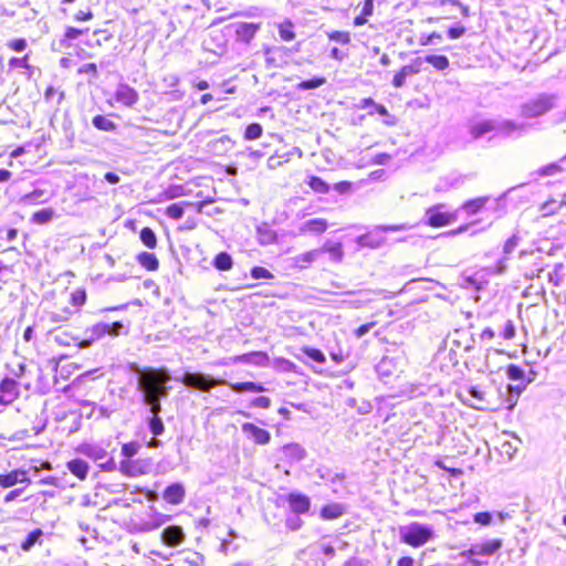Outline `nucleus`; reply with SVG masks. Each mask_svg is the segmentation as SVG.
I'll list each match as a JSON object with an SVG mask.
<instances>
[{"label": "nucleus", "mask_w": 566, "mask_h": 566, "mask_svg": "<svg viewBox=\"0 0 566 566\" xmlns=\"http://www.w3.org/2000/svg\"><path fill=\"white\" fill-rule=\"evenodd\" d=\"M137 377V390L142 394L143 403L148 410H156L161 407V399L169 395L170 387L167 386L171 379L167 368H135Z\"/></svg>", "instance_id": "nucleus-1"}, {"label": "nucleus", "mask_w": 566, "mask_h": 566, "mask_svg": "<svg viewBox=\"0 0 566 566\" xmlns=\"http://www.w3.org/2000/svg\"><path fill=\"white\" fill-rule=\"evenodd\" d=\"M176 380L180 381L188 388L197 389L203 392H209L211 388H213L217 385H227L237 394L265 391L263 385L258 382L242 381L231 384L222 379H217L203 373L185 371L180 377H176Z\"/></svg>", "instance_id": "nucleus-2"}, {"label": "nucleus", "mask_w": 566, "mask_h": 566, "mask_svg": "<svg viewBox=\"0 0 566 566\" xmlns=\"http://www.w3.org/2000/svg\"><path fill=\"white\" fill-rule=\"evenodd\" d=\"M120 334H128V327H126L122 322H98L84 331V336L80 338L77 347L85 349L91 347L95 342L105 335L115 337Z\"/></svg>", "instance_id": "nucleus-3"}, {"label": "nucleus", "mask_w": 566, "mask_h": 566, "mask_svg": "<svg viewBox=\"0 0 566 566\" xmlns=\"http://www.w3.org/2000/svg\"><path fill=\"white\" fill-rule=\"evenodd\" d=\"M399 535L402 543L412 547H420L434 537V531L431 525L412 522L401 526Z\"/></svg>", "instance_id": "nucleus-4"}, {"label": "nucleus", "mask_w": 566, "mask_h": 566, "mask_svg": "<svg viewBox=\"0 0 566 566\" xmlns=\"http://www.w3.org/2000/svg\"><path fill=\"white\" fill-rule=\"evenodd\" d=\"M558 101V95L543 93L521 105V116L524 118H537L553 109Z\"/></svg>", "instance_id": "nucleus-5"}, {"label": "nucleus", "mask_w": 566, "mask_h": 566, "mask_svg": "<svg viewBox=\"0 0 566 566\" xmlns=\"http://www.w3.org/2000/svg\"><path fill=\"white\" fill-rule=\"evenodd\" d=\"M78 451L91 460L98 462V467L102 471L113 472L117 470L115 460L108 457L106 449L99 444L85 443L78 448Z\"/></svg>", "instance_id": "nucleus-6"}, {"label": "nucleus", "mask_w": 566, "mask_h": 566, "mask_svg": "<svg viewBox=\"0 0 566 566\" xmlns=\"http://www.w3.org/2000/svg\"><path fill=\"white\" fill-rule=\"evenodd\" d=\"M406 229L403 224L377 226L373 230L356 238V243L360 248L377 249L385 242V232H396Z\"/></svg>", "instance_id": "nucleus-7"}, {"label": "nucleus", "mask_w": 566, "mask_h": 566, "mask_svg": "<svg viewBox=\"0 0 566 566\" xmlns=\"http://www.w3.org/2000/svg\"><path fill=\"white\" fill-rule=\"evenodd\" d=\"M503 195L500 198H496L491 201L490 197H479L472 200L465 201L461 209L469 216L476 214L483 209L486 210H493V211H500V214L504 211V203H503Z\"/></svg>", "instance_id": "nucleus-8"}, {"label": "nucleus", "mask_w": 566, "mask_h": 566, "mask_svg": "<svg viewBox=\"0 0 566 566\" xmlns=\"http://www.w3.org/2000/svg\"><path fill=\"white\" fill-rule=\"evenodd\" d=\"M444 205H436L426 210V223L433 228L444 227L455 221V214L444 211Z\"/></svg>", "instance_id": "nucleus-9"}, {"label": "nucleus", "mask_w": 566, "mask_h": 566, "mask_svg": "<svg viewBox=\"0 0 566 566\" xmlns=\"http://www.w3.org/2000/svg\"><path fill=\"white\" fill-rule=\"evenodd\" d=\"M230 364H247L258 367H265L269 364V356L264 352H251L223 359L219 363L221 366H227Z\"/></svg>", "instance_id": "nucleus-10"}, {"label": "nucleus", "mask_w": 566, "mask_h": 566, "mask_svg": "<svg viewBox=\"0 0 566 566\" xmlns=\"http://www.w3.org/2000/svg\"><path fill=\"white\" fill-rule=\"evenodd\" d=\"M502 539H489L482 543L472 544L467 554L472 563L480 564L476 557L491 556L502 547Z\"/></svg>", "instance_id": "nucleus-11"}, {"label": "nucleus", "mask_w": 566, "mask_h": 566, "mask_svg": "<svg viewBox=\"0 0 566 566\" xmlns=\"http://www.w3.org/2000/svg\"><path fill=\"white\" fill-rule=\"evenodd\" d=\"M494 137H512L514 135L521 136L526 132L527 125L511 119H494Z\"/></svg>", "instance_id": "nucleus-12"}, {"label": "nucleus", "mask_w": 566, "mask_h": 566, "mask_svg": "<svg viewBox=\"0 0 566 566\" xmlns=\"http://www.w3.org/2000/svg\"><path fill=\"white\" fill-rule=\"evenodd\" d=\"M235 41L245 45L250 44L261 29V23L235 22L233 25Z\"/></svg>", "instance_id": "nucleus-13"}, {"label": "nucleus", "mask_w": 566, "mask_h": 566, "mask_svg": "<svg viewBox=\"0 0 566 566\" xmlns=\"http://www.w3.org/2000/svg\"><path fill=\"white\" fill-rule=\"evenodd\" d=\"M358 108L367 109L370 108L368 112L369 115H374L375 113L379 114L384 117V124L387 126H395L397 123V119L394 115L389 114L388 109L381 105L377 104L371 97L363 98L359 104Z\"/></svg>", "instance_id": "nucleus-14"}, {"label": "nucleus", "mask_w": 566, "mask_h": 566, "mask_svg": "<svg viewBox=\"0 0 566 566\" xmlns=\"http://www.w3.org/2000/svg\"><path fill=\"white\" fill-rule=\"evenodd\" d=\"M19 384L10 377H6L0 382V405L7 406L19 397Z\"/></svg>", "instance_id": "nucleus-15"}, {"label": "nucleus", "mask_w": 566, "mask_h": 566, "mask_svg": "<svg viewBox=\"0 0 566 566\" xmlns=\"http://www.w3.org/2000/svg\"><path fill=\"white\" fill-rule=\"evenodd\" d=\"M242 432L247 436L248 439L252 440L254 443L260 446H265L271 440V433L262 429L254 423L244 422L241 426Z\"/></svg>", "instance_id": "nucleus-16"}, {"label": "nucleus", "mask_w": 566, "mask_h": 566, "mask_svg": "<svg viewBox=\"0 0 566 566\" xmlns=\"http://www.w3.org/2000/svg\"><path fill=\"white\" fill-rule=\"evenodd\" d=\"M115 99L125 106L132 107L138 102L139 95L137 91L128 84L120 83L116 87Z\"/></svg>", "instance_id": "nucleus-17"}, {"label": "nucleus", "mask_w": 566, "mask_h": 566, "mask_svg": "<svg viewBox=\"0 0 566 566\" xmlns=\"http://www.w3.org/2000/svg\"><path fill=\"white\" fill-rule=\"evenodd\" d=\"M118 470L126 476H139L147 473V465L143 460L124 459Z\"/></svg>", "instance_id": "nucleus-18"}, {"label": "nucleus", "mask_w": 566, "mask_h": 566, "mask_svg": "<svg viewBox=\"0 0 566 566\" xmlns=\"http://www.w3.org/2000/svg\"><path fill=\"white\" fill-rule=\"evenodd\" d=\"M286 501L295 514H305L310 511L311 500L305 494L292 492L286 495Z\"/></svg>", "instance_id": "nucleus-19"}, {"label": "nucleus", "mask_w": 566, "mask_h": 566, "mask_svg": "<svg viewBox=\"0 0 566 566\" xmlns=\"http://www.w3.org/2000/svg\"><path fill=\"white\" fill-rule=\"evenodd\" d=\"M494 125H495L494 119H482V120L472 122L469 125V134H470L471 138L474 140L480 139L488 134L494 135V133H495Z\"/></svg>", "instance_id": "nucleus-20"}, {"label": "nucleus", "mask_w": 566, "mask_h": 566, "mask_svg": "<svg viewBox=\"0 0 566 566\" xmlns=\"http://www.w3.org/2000/svg\"><path fill=\"white\" fill-rule=\"evenodd\" d=\"M186 496V490L180 482H175L169 484L164 493L163 499L172 505H178L184 502Z\"/></svg>", "instance_id": "nucleus-21"}, {"label": "nucleus", "mask_w": 566, "mask_h": 566, "mask_svg": "<svg viewBox=\"0 0 566 566\" xmlns=\"http://www.w3.org/2000/svg\"><path fill=\"white\" fill-rule=\"evenodd\" d=\"M18 483H30V479L25 470L15 469L6 474H0L1 488H11Z\"/></svg>", "instance_id": "nucleus-22"}, {"label": "nucleus", "mask_w": 566, "mask_h": 566, "mask_svg": "<svg viewBox=\"0 0 566 566\" xmlns=\"http://www.w3.org/2000/svg\"><path fill=\"white\" fill-rule=\"evenodd\" d=\"M378 377L387 381L398 369V364L394 357L384 356L375 366Z\"/></svg>", "instance_id": "nucleus-23"}, {"label": "nucleus", "mask_w": 566, "mask_h": 566, "mask_svg": "<svg viewBox=\"0 0 566 566\" xmlns=\"http://www.w3.org/2000/svg\"><path fill=\"white\" fill-rule=\"evenodd\" d=\"M53 192L48 189L35 188L31 192L23 195L20 202L23 205H41L50 201Z\"/></svg>", "instance_id": "nucleus-24"}, {"label": "nucleus", "mask_w": 566, "mask_h": 566, "mask_svg": "<svg viewBox=\"0 0 566 566\" xmlns=\"http://www.w3.org/2000/svg\"><path fill=\"white\" fill-rule=\"evenodd\" d=\"M161 410V407L156 410H148L150 415L145 419L149 432L155 437L161 436L166 430L164 421L159 416Z\"/></svg>", "instance_id": "nucleus-25"}, {"label": "nucleus", "mask_w": 566, "mask_h": 566, "mask_svg": "<svg viewBox=\"0 0 566 566\" xmlns=\"http://www.w3.org/2000/svg\"><path fill=\"white\" fill-rule=\"evenodd\" d=\"M467 391L473 401L465 399V403L478 410H485L488 408L485 392L482 389H480L478 386H470Z\"/></svg>", "instance_id": "nucleus-26"}, {"label": "nucleus", "mask_w": 566, "mask_h": 566, "mask_svg": "<svg viewBox=\"0 0 566 566\" xmlns=\"http://www.w3.org/2000/svg\"><path fill=\"white\" fill-rule=\"evenodd\" d=\"M284 458L290 463L300 462L306 457L305 449L298 443H287L282 448Z\"/></svg>", "instance_id": "nucleus-27"}, {"label": "nucleus", "mask_w": 566, "mask_h": 566, "mask_svg": "<svg viewBox=\"0 0 566 566\" xmlns=\"http://www.w3.org/2000/svg\"><path fill=\"white\" fill-rule=\"evenodd\" d=\"M328 224L327 221L323 218H315L305 221L302 223L298 228V232L302 233H314V234H321L326 231Z\"/></svg>", "instance_id": "nucleus-28"}, {"label": "nucleus", "mask_w": 566, "mask_h": 566, "mask_svg": "<svg viewBox=\"0 0 566 566\" xmlns=\"http://www.w3.org/2000/svg\"><path fill=\"white\" fill-rule=\"evenodd\" d=\"M163 541L169 546L179 545L184 541V532L180 526H168L163 531Z\"/></svg>", "instance_id": "nucleus-29"}, {"label": "nucleus", "mask_w": 566, "mask_h": 566, "mask_svg": "<svg viewBox=\"0 0 566 566\" xmlns=\"http://www.w3.org/2000/svg\"><path fill=\"white\" fill-rule=\"evenodd\" d=\"M256 237L261 245H270L277 240L276 232L268 223H262L256 228Z\"/></svg>", "instance_id": "nucleus-30"}, {"label": "nucleus", "mask_w": 566, "mask_h": 566, "mask_svg": "<svg viewBox=\"0 0 566 566\" xmlns=\"http://www.w3.org/2000/svg\"><path fill=\"white\" fill-rule=\"evenodd\" d=\"M66 467L69 471L80 480L86 479L90 465L83 459H73L66 463Z\"/></svg>", "instance_id": "nucleus-31"}, {"label": "nucleus", "mask_w": 566, "mask_h": 566, "mask_svg": "<svg viewBox=\"0 0 566 566\" xmlns=\"http://www.w3.org/2000/svg\"><path fill=\"white\" fill-rule=\"evenodd\" d=\"M345 513V507L340 503L326 504L321 509V517L323 520H335Z\"/></svg>", "instance_id": "nucleus-32"}, {"label": "nucleus", "mask_w": 566, "mask_h": 566, "mask_svg": "<svg viewBox=\"0 0 566 566\" xmlns=\"http://www.w3.org/2000/svg\"><path fill=\"white\" fill-rule=\"evenodd\" d=\"M137 262L148 271H156L159 266L157 256L151 252H140L136 256Z\"/></svg>", "instance_id": "nucleus-33"}, {"label": "nucleus", "mask_w": 566, "mask_h": 566, "mask_svg": "<svg viewBox=\"0 0 566 566\" xmlns=\"http://www.w3.org/2000/svg\"><path fill=\"white\" fill-rule=\"evenodd\" d=\"M419 70L415 67L413 65H405L400 69L399 72H397L392 78V85L395 87H401L406 83L407 76L417 74Z\"/></svg>", "instance_id": "nucleus-34"}, {"label": "nucleus", "mask_w": 566, "mask_h": 566, "mask_svg": "<svg viewBox=\"0 0 566 566\" xmlns=\"http://www.w3.org/2000/svg\"><path fill=\"white\" fill-rule=\"evenodd\" d=\"M54 216L55 211L53 208H44L35 211L31 217V221L35 224H46L53 220Z\"/></svg>", "instance_id": "nucleus-35"}, {"label": "nucleus", "mask_w": 566, "mask_h": 566, "mask_svg": "<svg viewBox=\"0 0 566 566\" xmlns=\"http://www.w3.org/2000/svg\"><path fill=\"white\" fill-rule=\"evenodd\" d=\"M319 254V250H311L294 256L293 260L295 265H297L298 268H306L308 264H312L314 261H316Z\"/></svg>", "instance_id": "nucleus-36"}, {"label": "nucleus", "mask_w": 566, "mask_h": 566, "mask_svg": "<svg viewBox=\"0 0 566 566\" xmlns=\"http://www.w3.org/2000/svg\"><path fill=\"white\" fill-rule=\"evenodd\" d=\"M213 266L219 271H228L232 268L233 261L229 253L220 252L213 259Z\"/></svg>", "instance_id": "nucleus-37"}, {"label": "nucleus", "mask_w": 566, "mask_h": 566, "mask_svg": "<svg viewBox=\"0 0 566 566\" xmlns=\"http://www.w3.org/2000/svg\"><path fill=\"white\" fill-rule=\"evenodd\" d=\"M168 520L169 516L156 513L149 521L142 524L140 530L144 532L154 531L165 524Z\"/></svg>", "instance_id": "nucleus-38"}, {"label": "nucleus", "mask_w": 566, "mask_h": 566, "mask_svg": "<svg viewBox=\"0 0 566 566\" xmlns=\"http://www.w3.org/2000/svg\"><path fill=\"white\" fill-rule=\"evenodd\" d=\"M190 206H192V203L187 202V201L172 203L167 207L166 216L170 219L179 220L182 218V216L185 213V207H190Z\"/></svg>", "instance_id": "nucleus-39"}, {"label": "nucleus", "mask_w": 566, "mask_h": 566, "mask_svg": "<svg viewBox=\"0 0 566 566\" xmlns=\"http://www.w3.org/2000/svg\"><path fill=\"white\" fill-rule=\"evenodd\" d=\"M92 124L95 128L103 132H113L116 128V124L104 115L94 116Z\"/></svg>", "instance_id": "nucleus-40"}, {"label": "nucleus", "mask_w": 566, "mask_h": 566, "mask_svg": "<svg viewBox=\"0 0 566 566\" xmlns=\"http://www.w3.org/2000/svg\"><path fill=\"white\" fill-rule=\"evenodd\" d=\"M423 61L431 64L438 71H444L449 67V59L444 55H426Z\"/></svg>", "instance_id": "nucleus-41"}, {"label": "nucleus", "mask_w": 566, "mask_h": 566, "mask_svg": "<svg viewBox=\"0 0 566 566\" xmlns=\"http://www.w3.org/2000/svg\"><path fill=\"white\" fill-rule=\"evenodd\" d=\"M307 185L310 186V188L317 192V193H322V195H326L331 190V186L324 181L321 177H316V176H312L307 182Z\"/></svg>", "instance_id": "nucleus-42"}, {"label": "nucleus", "mask_w": 566, "mask_h": 566, "mask_svg": "<svg viewBox=\"0 0 566 566\" xmlns=\"http://www.w3.org/2000/svg\"><path fill=\"white\" fill-rule=\"evenodd\" d=\"M43 532L40 528H35L34 531L30 532L25 539L21 543V548L24 552L31 551V548L40 541L42 537Z\"/></svg>", "instance_id": "nucleus-43"}, {"label": "nucleus", "mask_w": 566, "mask_h": 566, "mask_svg": "<svg viewBox=\"0 0 566 566\" xmlns=\"http://www.w3.org/2000/svg\"><path fill=\"white\" fill-rule=\"evenodd\" d=\"M283 50L284 49L281 46L264 48V56L266 64L269 66H279L280 64L277 63V56L282 55Z\"/></svg>", "instance_id": "nucleus-44"}, {"label": "nucleus", "mask_w": 566, "mask_h": 566, "mask_svg": "<svg viewBox=\"0 0 566 566\" xmlns=\"http://www.w3.org/2000/svg\"><path fill=\"white\" fill-rule=\"evenodd\" d=\"M325 83H326L325 77L316 76V77L300 82L296 85V88L300 91L315 90V88H318L319 86L324 85Z\"/></svg>", "instance_id": "nucleus-45"}, {"label": "nucleus", "mask_w": 566, "mask_h": 566, "mask_svg": "<svg viewBox=\"0 0 566 566\" xmlns=\"http://www.w3.org/2000/svg\"><path fill=\"white\" fill-rule=\"evenodd\" d=\"M142 242L149 249H154L157 244V238H156V234L155 232L148 228V227H145L142 229L140 231V235H139Z\"/></svg>", "instance_id": "nucleus-46"}, {"label": "nucleus", "mask_w": 566, "mask_h": 566, "mask_svg": "<svg viewBox=\"0 0 566 566\" xmlns=\"http://www.w3.org/2000/svg\"><path fill=\"white\" fill-rule=\"evenodd\" d=\"M53 339L56 344L61 346H70L72 343H74L77 346L80 337L69 335L65 332H59L54 334Z\"/></svg>", "instance_id": "nucleus-47"}, {"label": "nucleus", "mask_w": 566, "mask_h": 566, "mask_svg": "<svg viewBox=\"0 0 566 566\" xmlns=\"http://www.w3.org/2000/svg\"><path fill=\"white\" fill-rule=\"evenodd\" d=\"M263 134V127L259 123H252L247 126L244 132V139L255 140Z\"/></svg>", "instance_id": "nucleus-48"}, {"label": "nucleus", "mask_w": 566, "mask_h": 566, "mask_svg": "<svg viewBox=\"0 0 566 566\" xmlns=\"http://www.w3.org/2000/svg\"><path fill=\"white\" fill-rule=\"evenodd\" d=\"M56 96V106H60L65 97L63 91H57L53 86H49L44 92V101L51 103Z\"/></svg>", "instance_id": "nucleus-49"}, {"label": "nucleus", "mask_w": 566, "mask_h": 566, "mask_svg": "<svg viewBox=\"0 0 566 566\" xmlns=\"http://www.w3.org/2000/svg\"><path fill=\"white\" fill-rule=\"evenodd\" d=\"M274 368L283 373H296V365L285 358H276L274 361Z\"/></svg>", "instance_id": "nucleus-50"}, {"label": "nucleus", "mask_w": 566, "mask_h": 566, "mask_svg": "<svg viewBox=\"0 0 566 566\" xmlns=\"http://www.w3.org/2000/svg\"><path fill=\"white\" fill-rule=\"evenodd\" d=\"M562 171H563V168L558 163H552V164L541 167L538 169L537 174L542 177H545V176H555L557 174H560Z\"/></svg>", "instance_id": "nucleus-51"}, {"label": "nucleus", "mask_w": 566, "mask_h": 566, "mask_svg": "<svg viewBox=\"0 0 566 566\" xmlns=\"http://www.w3.org/2000/svg\"><path fill=\"white\" fill-rule=\"evenodd\" d=\"M139 449H140L139 442H137V441L127 442L122 446V454L126 459H132L134 455H136L138 453Z\"/></svg>", "instance_id": "nucleus-52"}, {"label": "nucleus", "mask_w": 566, "mask_h": 566, "mask_svg": "<svg viewBox=\"0 0 566 566\" xmlns=\"http://www.w3.org/2000/svg\"><path fill=\"white\" fill-rule=\"evenodd\" d=\"M303 352L308 358L318 364H324L326 361V357L321 349L306 347Z\"/></svg>", "instance_id": "nucleus-53"}, {"label": "nucleus", "mask_w": 566, "mask_h": 566, "mask_svg": "<svg viewBox=\"0 0 566 566\" xmlns=\"http://www.w3.org/2000/svg\"><path fill=\"white\" fill-rule=\"evenodd\" d=\"M506 375L509 379L518 381L524 379L525 373L520 366L511 364L506 369Z\"/></svg>", "instance_id": "nucleus-54"}, {"label": "nucleus", "mask_w": 566, "mask_h": 566, "mask_svg": "<svg viewBox=\"0 0 566 566\" xmlns=\"http://www.w3.org/2000/svg\"><path fill=\"white\" fill-rule=\"evenodd\" d=\"M251 276L254 280H269L274 277V275L263 266H253L251 269Z\"/></svg>", "instance_id": "nucleus-55"}, {"label": "nucleus", "mask_w": 566, "mask_h": 566, "mask_svg": "<svg viewBox=\"0 0 566 566\" xmlns=\"http://www.w3.org/2000/svg\"><path fill=\"white\" fill-rule=\"evenodd\" d=\"M166 199H175L185 195L184 186L174 185L168 187L164 192Z\"/></svg>", "instance_id": "nucleus-56"}, {"label": "nucleus", "mask_w": 566, "mask_h": 566, "mask_svg": "<svg viewBox=\"0 0 566 566\" xmlns=\"http://www.w3.org/2000/svg\"><path fill=\"white\" fill-rule=\"evenodd\" d=\"M280 38L284 41H292L295 38V33L291 24H282L279 28Z\"/></svg>", "instance_id": "nucleus-57"}, {"label": "nucleus", "mask_w": 566, "mask_h": 566, "mask_svg": "<svg viewBox=\"0 0 566 566\" xmlns=\"http://www.w3.org/2000/svg\"><path fill=\"white\" fill-rule=\"evenodd\" d=\"M329 39L339 44H347L350 42L349 33L344 31H334L333 33L329 34Z\"/></svg>", "instance_id": "nucleus-58"}, {"label": "nucleus", "mask_w": 566, "mask_h": 566, "mask_svg": "<svg viewBox=\"0 0 566 566\" xmlns=\"http://www.w3.org/2000/svg\"><path fill=\"white\" fill-rule=\"evenodd\" d=\"M86 301V293L84 290H76L71 295V302L74 306H82Z\"/></svg>", "instance_id": "nucleus-59"}, {"label": "nucleus", "mask_w": 566, "mask_h": 566, "mask_svg": "<svg viewBox=\"0 0 566 566\" xmlns=\"http://www.w3.org/2000/svg\"><path fill=\"white\" fill-rule=\"evenodd\" d=\"M28 55H24L23 57H11L9 61V66L12 69H29L30 66L28 64Z\"/></svg>", "instance_id": "nucleus-60"}, {"label": "nucleus", "mask_w": 566, "mask_h": 566, "mask_svg": "<svg viewBox=\"0 0 566 566\" xmlns=\"http://www.w3.org/2000/svg\"><path fill=\"white\" fill-rule=\"evenodd\" d=\"M473 521L481 525H489L492 522V514L490 512H479L474 514Z\"/></svg>", "instance_id": "nucleus-61"}, {"label": "nucleus", "mask_w": 566, "mask_h": 566, "mask_svg": "<svg viewBox=\"0 0 566 566\" xmlns=\"http://www.w3.org/2000/svg\"><path fill=\"white\" fill-rule=\"evenodd\" d=\"M72 312L69 308H64L61 313H51L50 321L52 323H61L67 321Z\"/></svg>", "instance_id": "nucleus-62"}, {"label": "nucleus", "mask_w": 566, "mask_h": 566, "mask_svg": "<svg viewBox=\"0 0 566 566\" xmlns=\"http://www.w3.org/2000/svg\"><path fill=\"white\" fill-rule=\"evenodd\" d=\"M251 406L255 408L268 409L271 406V399L265 396H259L251 401Z\"/></svg>", "instance_id": "nucleus-63"}, {"label": "nucleus", "mask_w": 566, "mask_h": 566, "mask_svg": "<svg viewBox=\"0 0 566 566\" xmlns=\"http://www.w3.org/2000/svg\"><path fill=\"white\" fill-rule=\"evenodd\" d=\"M518 241H520V239L517 235H512L511 238H509L504 243L503 252L505 254H511L517 247Z\"/></svg>", "instance_id": "nucleus-64"}]
</instances>
